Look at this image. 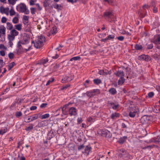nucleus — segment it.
<instances>
[{"label":"nucleus","instance_id":"nucleus-1","mask_svg":"<svg viewBox=\"0 0 160 160\" xmlns=\"http://www.w3.org/2000/svg\"><path fill=\"white\" fill-rule=\"evenodd\" d=\"M19 12L24 13L25 14H28L29 11L27 8L26 5L24 3H21L20 4Z\"/></svg>","mask_w":160,"mask_h":160},{"label":"nucleus","instance_id":"nucleus-2","mask_svg":"<svg viewBox=\"0 0 160 160\" xmlns=\"http://www.w3.org/2000/svg\"><path fill=\"white\" fill-rule=\"evenodd\" d=\"M150 6L148 4H144L142 6L143 10H140L139 11V13L142 17H144L146 14V11H145V9H148Z\"/></svg>","mask_w":160,"mask_h":160},{"label":"nucleus","instance_id":"nucleus-3","mask_svg":"<svg viewBox=\"0 0 160 160\" xmlns=\"http://www.w3.org/2000/svg\"><path fill=\"white\" fill-rule=\"evenodd\" d=\"M138 59L140 60H143L146 62H148L151 60V58L148 55L142 54L139 56Z\"/></svg>","mask_w":160,"mask_h":160},{"label":"nucleus","instance_id":"nucleus-4","mask_svg":"<svg viewBox=\"0 0 160 160\" xmlns=\"http://www.w3.org/2000/svg\"><path fill=\"white\" fill-rule=\"evenodd\" d=\"M102 135L107 138H110L111 137L112 135L111 133L107 130H103L102 132Z\"/></svg>","mask_w":160,"mask_h":160},{"label":"nucleus","instance_id":"nucleus-5","mask_svg":"<svg viewBox=\"0 0 160 160\" xmlns=\"http://www.w3.org/2000/svg\"><path fill=\"white\" fill-rule=\"evenodd\" d=\"M21 43L19 41L18 42V46L16 49L17 53L18 54L21 53L24 51V49L21 45Z\"/></svg>","mask_w":160,"mask_h":160},{"label":"nucleus","instance_id":"nucleus-6","mask_svg":"<svg viewBox=\"0 0 160 160\" xmlns=\"http://www.w3.org/2000/svg\"><path fill=\"white\" fill-rule=\"evenodd\" d=\"M69 113L71 116H75L77 114V110L75 108L71 107L69 110Z\"/></svg>","mask_w":160,"mask_h":160},{"label":"nucleus","instance_id":"nucleus-7","mask_svg":"<svg viewBox=\"0 0 160 160\" xmlns=\"http://www.w3.org/2000/svg\"><path fill=\"white\" fill-rule=\"evenodd\" d=\"M30 38L26 36H24L23 40L19 41V42L22 44H27L29 42Z\"/></svg>","mask_w":160,"mask_h":160},{"label":"nucleus","instance_id":"nucleus-8","mask_svg":"<svg viewBox=\"0 0 160 160\" xmlns=\"http://www.w3.org/2000/svg\"><path fill=\"white\" fill-rule=\"evenodd\" d=\"M43 46V43L38 39L36 42L34 43V46L37 48H41Z\"/></svg>","mask_w":160,"mask_h":160},{"label":"nucleus","instance_id":"nucleus-9","mask_svg":"<svg viewBox=\"0 0 160 160\" xmlns=\"http://www.w3.org/2000/svg\"><path fill=\"white\" fill-rule=\"evenodd\" d=\"M74 75H71L70 76H66L63 79H62V83H65L66 81H70L73 78Z\"/></svg>","mask_w":160,"mask_h":160},{"label":"nucleus","instance_id":"nucleus-10","mask_svg":"<svg viewBox=\"0 0 160 160\" xmlns=\"http://www.w3.org/2000/svg\"><path fill=\"white\" fill-rule=\"evenodd\" d=\"M152 42L155 44H160V35L156 36L152 40Z\"/></svg>","mask_w":160,"mask_h":160},{"label":"nucleus","instance_id":"nucleus-11","mask_svg":"<svg viewBox=\"0 0 160 160\" xmlns=\"http://www.w3.org/2000/svg\"><path fill=\"white\" fill-rule=\"evenodd\" d=\"M91 147L90 145H87L85 148L83 153L86 154L87 155H88L89 154V153L91 151Z\"/></svg>","mask_w":160,"mask_h":160},{"label":"nucleus","instance_id":"nucleus-12","mask_svg":"<svg viewBox=\"0 0 160 160\" xmlns=\"http://www.w3.org/2000/svg\"><path fill=\"white\" fill-rule=\"evenodd\" d=\"M137 113V111L136 110H131L129 112V116L131 118H134L136 114Z\"/></svg>","mask_w":160,"mask_h":160},{"label":"nucleus","instance_id":"nucleus-13","mask_svg":"<svg viewBox=\"0 0 160 160\" xmlns=\"http://www.w3.org/2000/svg\"><path fill=\"white\" fill-rule=\"evenodd\" d=\"M149 120V117L147 115L142 116L140 119L141 121L143 123L147 122Z\"/></svg>","mask_w":160,"mask_h":160},{"label":"nucleus","instance_id":"nucleus-14","mask_svg":"<svg viewBox=\"0 0 160 160\" xmlns=\"http://www.w3.org/2000/svg\"><path fill=\"white\" fill-rule=\"evenodd\" d=\"M114 74L117 76L120 77H124L125 75L124 72L121 71H118Z\"/></svg>","mask_w":160,"mask_h":160},{"label":"nucleus","instance_id":"nucleus-15","mask_svg":"<svg viewBox=\"0 0 160 160\" xmlns=\"http://www.w3.org/2000/svg\"><path fill=\"white\" fill-rule=\"evenodd\" d=\"M104 15L105 17H108V18H112L113 16V14L112 12H106L104 13Z\"/></svg>","mask_w":160,"mask_h":160},{"label":"nucleus","instance_id":"nucleus-16","mask_svg":"<svg viewBox=\"0 0 160 160\" xmlns=\"http://www.w3.org/2000/svg\"><path fill=\"white\" fill-rule=\"evenodd\" d=\"M41 116L40 113H38V114H35L34 115V116H30V117L31 118V121H33L34 120L37 119L38 118H40Z\"/></svg>","mask_w":160,"mask_h":160},{"label":"nucleus","instance_id":"nucleus-17","mask_svg":"<svg viewBox=\"0 0 160 160\" xmlns=\"http://www.w3.org/2000/svg\"><path fill=\"white\" fill-rule=\"evenodd\" d=\"M127 138V137L124 136L123 137L120 138L118 141V142L120 144H122L125 142V140Z\"/></svg>","mask_w":160,"mask_h":160},{"label":"nucleus","instance_id":"nucleus-18","mask_svg":"<svg viewBox=\"0 0 160 160\" xmlns=\"http://www.w3.org/2000/svg\"><path fill=\"white\" fill-rule=\"evenodd\" d=\"M57 29L56 26L53 27L52 29L50 31V33H52L53 35H54L57 32Z\"/></svg>","mask_w":160,"mask_h":160},{"label":"nucleus","instance_id":"nucleus-19","mask_svg":"<svg viewBox=\"0 0 160 160\" xmlns=\"http://www.w3.org/2000/svg\"><path fill=\"white\" fill-rule=\"evenodd\" d=\"M125 81V79L124 77H120L118 80V83L119 85H122Z\"/></svg>","mask_w":160,"mask_h":160},{"label":"nucleus","instance_id":"nucleus-20","mask_svg":"<svg viewBox=\"0 0 160 160\" xmlns=\"http://www.w3.org/2000/svg\"><path fill=\"white\" fill-rule=\"evenodd\" d=\"M109 92L111 94L114 95L116 93L117 91L116 89L114 88H111L109 90Z\"/></svg>","mask_w":160,"mask_h":160},{"label":"nucleus","instance_id":"nucleus-21","mask_svg":"<svg viewBox=\"0 0 160 160\" xmlns=\"http://www.w3.org/2000/svg\"><path fill=\"white\" fill-rule=\"evenodd\" d=\"M10 34L15 37L18 35V32L15 29H13L11 31Z\"/></svg>","mask_w":160,"mask_h":160},{"label":"nucleus","instance_id":"nucleus-22","mask_svg":"<svg viewBox=\"0 0 160 160\" xmlns=\"http://www.w3.org/2000/svg\"><path fill=\"white\" fill-rule=\"evenodd\" d=\"M104 1L107 2L108 3L112 6H114L115 4L114 3V0H103Z\"/></svg>","mask_w":160,"mask_h":160},{"label":"nucleus","instance_id":"nucleus-23","mask_svg":"<svg viewBox=\"0 0 160 160\" xmlns=\"http://www.w3.org/2000/svg\"><path fill=\"white\" fill-rule=\"evenodd\" d=\"M135 49L137 50H141L142 48V45L138 44H136L135 45Z\"/></svg>","mask_w":160,"mask_h":160},{"label":"nucleus","instance_id":"nucleus-24","mask_svg":"<svg viewBox=\"0 0 160 160\" xmlns=\"http://www.w3.org/2000/svg\"><path fill=\"white\" fill-rule=\"evenodd\" d=\"M7 131V129L6 127H4L3 128H2V129L0 130V134L3 135L5 133H6Z\"/></svg>","mask_w":160,"mask_h":160},{"label":"nucleus","instance_id":"nucleus-25","mask_svg":"<svg viewBox=\"0 0 160 160\" xmlns=\"http://www.w3.org/2000/svg\"><path fill=\"white\" fill-rule=\"evenodd\" d=\"M7 28L8 30H11L13 28L12 25L10 22H7Z\"/></svg>","mask_w":160,"mask_h":160},{"label":"nucleus","instance_id":"nucleus-26","mask_svg":"<svg viewBox=\"0 0 160 160\" xmlns=\"http://www.w3.org/2000/svg\"><path fill=\"white\" fill-rule=\"evenodd\" d=\"M119 116V114L116 112L112 113L111 116V117L112 119H114L115 117H118Z\"/></svg>","mask_w":160,"mask_h":160},{"label":"nucleus","instance_id":"nucleus-27","mask_svg":"<svg viewBox=\"0 0 160 160\" xmlns=\"http://www.w3.org/2000/svg\"><path fill=\"white\" fill-rule=\"evenodd\" d=\"M87 95L89 97H92L95 95V94L94 93L93 91L92 92H86Z\"/></svg>","mask_w":160,"mask_h":160},{"label":"nucleus","instance_id":"nucleus-28","mask_svg":"<svg viewBox=\"0 0 160 160\" xmlns=\"http://www.w3.org/2000/svg\"><path fill=\"white\" fill-rule=\"evenodd\" d=\"M33 125L32 124H31L28 127L25 128V130L27 131H29L33 129Z\"/></svg>","mask_w":160,"mask_h":160},{"label":"nucleus","instance_id":"nucleus-29","mask_svg":"<svg viewBox=\"0 0 160 160\" xmlns=\"http://www.w3.org/2000/svg\"><path fill=\"white\" fill-rule=\"evenodd\" d=\"M8 38L9 41H12L15 38V37L12 35L9 34L8 35Z\"/></svg>","mask_w":160,"mask_h":160},{"label":"nucleus","instance_id":"nucleus-30","mask_svg":"<svg viewBox=\"0 0 160 160\" xmlns=\"http://www.w3.org/2000/svg\"><path fill=\"white\" fill-rule=\"evenodd\" d=\"M93 81L94 83L96 84H98L101 82V80L99 79H94Z\"/></svg>","mask_w":160,"mask_h":160},{"label":"nucleus","instance_id":"nucleus-31","mask_svg":"<svg viewBox=\"0 0 160 160\" xmlns=\"http://www.w3.org/2000/svg\"><path fill=\"white\" fill-rule=\"evenodd\" d=\"M81 57L80 56H77L73 57L70 60V61H72L73 60L77 61L81 59Z\"/></svg>","mask_w":160,"mask_h":160},{"label":"nucleus","instance_id":"nucleus-32","mask_svg":"<svg viewBox=\"0 0 160 160\" xmlns=\"http://www.w3.org/2000/svg\"><path fill=\"white\" fill-rule=\"evenodd\" d=\"M22 25L20 24L15 25V26L16 29L18 31H20L22 29Z\"/></svg>","mask_w":160,"mask_h":160},{"label":"nucleus","instance_id":"nucleus-33","mask_svg":"<svg viewBox=\"0 0 160 160\" xmlns=\"http://www.w3.org/2000/svg\"><path fill=\"white\" fill-rule=\"evenodd\" d=\"M38 39L40 40L42 43H43V42H45V38L42 35H41L40 37L39 38H38Z\"/></svg>","mask_w":160,"mask_h":160},{"label":"nucleus","instance_id":"nucleus-34","mask_svg":"<svg viewBox=\"0 0 160 160\" xmlns=\"http://www.w3.org/2000/svg\"><path fill=\"white\" fill-rule=\"evenodd\" d=\"M12 9H11L9 11L10 15L11 16H13L15 14V12L14 10L13 9V7H11Z\"/></svg>","mask_w":160,"mask_h":160},{"label":"nucleus","instance_id":"nucleus-35","mask_svg":"<svg viewBox=\"0 0 160 160\" xmlns=\"http://www.w3.org/2000/svg\"><path fill=\"white\" fill-rule=\"evenodd\" d=\"M50 116V115L48 113L45 114L41 116L42 119L47 118Z\"/></svg>","mask_w":160,"mask_h":160},{"label":"nucleus","instance_id":"nucleus-36","mask_svg":"<svg viewBox=\"0 0 160 160\" xmlns=\"http://www.w3.org/2000/svg\"><path fill=\"white\" fill-rule=\"evenodd\" d=\"M15 65V63L14 62H12L10 63L8 65L9 70H10Z\"/></svg>","mask_w":160,"mask_h":160},{"label":"nucleus","instance_id":"nucleus-37","mask_svg":"<svg viewBox=\"0 0 160 160\" xmlns=\"http://www.w3.org/2000/svg\"><path fill=\"white\" fill-rule=\"evenodd\" d=\"M125 69L126 72V74L129 75V74H130L131 72V69L127 67L125 68Z\"/></svg>","mask_w":160,"mask_h":160},{"label":"nucleus","instance_id":"nucleus-38","mask_svg":"<svg viewBox=\"0 0 160 160\" xmlns=\"http://www.w3.org/2000/svg\"><path fill=\"white\" fill-rule=\"evenodd\" d=\"M48 0H45L43 2V6L45 8L47 7L49 5V3L48 2Z\"/></svg>","mask_w":160,"mask_h":160},{"label":"nucleus","instance_id":"nucleus-39","mask_svg":"<svg viewBox=\"0 0 160 160\" xmlns=\"http://www.w3.org/2000/svg\"><path fill=\"white\" fill-rule=\"evenodd\" d=\"M12 22L15 24L17 23L18 22V19L16 17H15L12 19Z\"/></svg>","mask_w":160,"mask_h":160},{"label":"nucleus","instance_id":"nucleus-40","mask_svg":"<svg viewBox=\"0 0 160 160\" xmlns=\"http://www.w3.org/2000/svg\"><path fill=\"white\" fill-rule=\"evenodd\" d=\"M87 120L88 122H90L91 123L95 121L94 119L91 117H88V118Z\"/></svg>","mask_w":160,"mask_h":160},{"label":"nucleus","instance_id":"nucleus-41","mask_svg":"<svg viewBox=\"0 0 160 160\" xmlns=\"http://www.w3.org/2000/svg\"><path fill=\"white\" fill-rule=\"evenodd\" d=\"M8 1L9 4L13 5L15 3L17 0H8Z\"/></svg>","mask_w":160,"mask_h":160},{"label":"nucleus","instance_id":"nucleus-42","mask_svg":"<svg viewBox=\"0 0 160 160\" xmlns=\"http://www.w3.org/2000/svg\"><path fill=\"white\" fill-rule=\"evenodd\" d=\"M5 64V63L3 62L2 60L0 59V68H2Z\"/></svg>","mask_w":160,"mask_h":160},{"label":"nucleus","instance_id":"nucleus-43","mask_svg":"<svg viewBox=\"0 0 160 160\" xmlns=\"http://www.w3.org/2000/svg\"><path fill=\"white\" fill-rule=\"evenodd\" d=\"M14 56V54L12 52H10L8 54V57L10 59L13 58Z\"/></svg>","mask_w":160,"mask_h":160},{"label":"nucleus","instance_id":"nucleus-44","mask_svg":"<svg viewBox=\"0 0 160 160\" xmlns=\"http://www.w3.org/2000/svg\"><path fill=\"white\" fill-rule=\"evenodd\" d=\"M54 80V79L53 78H51V80H49L48 81L47 83H46V86H48V85L51 82H53Z\"/></svg>","mask_w":160,"mask_h":160},{"label":"nucleus","instance_id":"nucleus-45","mask_svg":"<svg viewBox=\"0 0 160 160\" xmlns=\"http://www.w3.org/2000/svg\"><path fill=\"white\" fill-rule=\"evenodd\" d=\"M15 115L16 117H19L22 115V113L21 112H16Z\"/></svg>","mask_w":160,"mask_h":160},{"label":"nucleus","instance_id":"nucleus-46","mask_svg":"<svg viewBox=\"0 0 160 160\" xmlns=\"http://www.w3.org/2000/svg\"><path fill=\"white\" fill-rule=\"evenodd\" d=\"M154 95V93L153 92H149L148 94V96L149 98H152Z\"/></svg>","mask_w":160,"mask_h":160},{"label":"nucleus","instance_id":"nucleus-47","mask_svg":"<svg viewBox=\"0 0 160 160\" xmlns=\"http://www.w3.org/2000/svg\"><path fill=\"white\" fill-rule=\"evenodd\" d=\"M119 105L118 104L115 105L114 104V105H113L112 106V108L114 110H116L119 107Z\"/></svg>","mask_w":160,"mask_h":160},{"label":"nucleus","instance_id":"nucleus-48","mask_svg":"<svg viewBox=\"0 0 160 160\" xmlns=\"http://www.w3.org/2000/svg\"><path fill=\"white\" fill-rule=\"evenodd\" d=\"M115 37V36L114 35H110L107 37L108 40H110L111 39H113Z\"/></svg>","mask_w":160,"mask_h":160},{"label":"nucleus","instance_id":"nucleus-49","mask_svg":"<svg viewBox=\"0 0 160 160\" xmlns=\"http://www.w3.org/2000/svg\"><path fill=\"white\" fill-rule=\"evenodd\" d=\"M147 47V48L148 49H151L153 47V45L152 43H151L150 44H146Z\"/></svg>","mask_w":160,"mask_h":160},{"label":"nucleus","instance_id":"nucleus-50","mask_svg":"<svg viewBox=\"0 0 160 160\" xmlns=\"http://www.w3.org/2000/svg\"><path fill=\"white\" fill-rule=\"evenodd\" d=\"M93 92H94L95 95L97 94H99L100 93V90L99 89H94L93 90Z\"/></svg>","mask_w":160,"mask_h":160},{"label":"nucleus","instance_id":"nucleus-51","mask_svg":"<svg viewBox=\"0 0 160 160\" xmlns=\"http://www.w3.org/2000/svg\"><path fill=\"white\" fill-rule=\"evenodd\" d=\"M9 10V8H5V10L3 12V13L6 14L7 15H8V12Z\"/></svg>","mask_w":160,"mask_h":160},{"label":"nucleus","instance_id":"nucleus-52","mask_svg":"<svg viewBox=\"0 0 160 160\" xmlns=\"http://www.w3.org/2000/svg\"><path fill=\"white\" fill-rule=\"evenodd\" d=\"M7 19L5 17H2V18L1 22L3 23H5L7 21Z\"/></svg>","mask_w":160,"mask_h":160},{"label":"nucleus","instance_id":"nucleus-53","mask_svg":"<svg viewBox=\"0 0 160 160\" xmlns=\"http://www.w3.org/2000/svg\"><path fill=\"white\" fill-rule=\"evenodd\" d=\"M116 38L120 41H122L124 39V37L122 36H120L117 37Z\"/></svg>","mask_w":160,"mask_h":160},{"label":"nucleus","instance_id":"nucleus-54","mask_svg":"<svg viewBox=\"0 0 160 160\" xmlns=\"http://www.w3.org/2000/svg\"><path fill=\"white\" fill-rule=\"evenodd\" d=\"M114 103L112 102H110L108 101L107 103V105L108 106H112L113 105H114Z\"/></svg>","mask_w":160,"mask_h":160},{"label":"nucleus","instance_id":"nucleus-55","mask_svg":"<svg viewBox=\"0 0 160 160\" xmlns=\"http://www.w3.org/2000/svg\"><path fill=\"white\" fill-rule=\"evenodd\" d=\"M152 10L154 13H157L158 11V8L156 6L153 7Z\"/></svg>","mask_w":160,"mask_h":160},{"label":"nucleus","instance_id":"nucleus-56","mask_svg":"<svg viewBox=\"0 0 160 160\" xmlns=\"http://www.w3.org/2000/svg\"><path fill=\"white\" fill-rule=\"evenodd\" d=\"M5 8H4L3 7L1 6L0 8V12L1 13H3V12L5 11Z\"/></svg>","mask_w":160,"mask_h":160},{"label":"nucleus","instance_id":"nucleus-57","mask_svg":"<svg viewBox=\"0 0 160 160\" xmlns=\"http://www.w3.org/2000/svg\"><path fill=\"white\" fill-rule=\"evenodd\" d=\"M30 10H31V13L33 14H35V8H30Z\"/></svg>","mask_w":160,"mask_h":160},{"label":"nucleus","instance_id":"nucleus-58","mask_svg":"<svg viewBox=\"0 0 160 160\" xmlns=\"http://www.w3.org/2000/svg\"><path fill=\"white\" fill-rule=\"evenodd\" d=\"M104 70H100L98 72V74H99L100 75H104Z\"/></svg>","mask_w":160,"mask_h":160},{"label":"nucleus","instance_id":"nucleus-59","mask_svg":"<svg viewBox=\"0 0 160 160\" xmlns=\"http://www.w3.org/2000/svg\"><path fill=\"white\" fill-rule=\"evenodd\" d=\"M23 19L27 21V22H26L27 23L28 22V16L25 15L23 16Z\"/></svg>","mask_w":160,"mask_h":160},{"label":"nucleus","instance_id":"nucleus-60","mask_svg":"<svg viewBox=\"0 0 160 160\" xmlns=\"http://www.w3.org/2000/svg\"><path fill=\"white\" fill-rule=\"evenodd\" d=\"M48 60L47 59H43L41 61V63L43 64H44L46 63L47 62H48Z\"/></svg>","mask_w":160,"mask_h":160},{"label":"nucleus","instance_id":"nucleus-61","mask_svg":"<svg viewBox=\"0 0 160 160\" xmlns=\"http://www.w3.org/2000/svg\"><path fill=\"white\" fill-rule=\"evenodd\" d=\"M36 2L35 1H32V0H30L29 3L31 6H32L35 4V2Z\"/></svg>","mask_w":160,"mask_h":160},{"label":"nucleus","instance_id":"nucleus-62","mask_svg":"<svg viewBox=\"0 0 160 160\" xmlns=\"http://www.w3.org/2000/svg\"><path fill=\"white\" fill-rule=\"evenodd\" d=\"M84 146L83 144L79 146L78 147V150H80L84 148Z\"/></svg>","mask_w":160,"mask_h":160},{"label":"nucleus","instance_id":"nucleus-63","mask_svg":"<svg viewBox=\"0 0 160 160\" xmlns=\"http://www.w3.org/2000/svg\"><path fill=\"white\" fill-rule=\"evenodd\" d=\"M47 105V103H43L40 105V107L41 108H43L46 107Z\"/></svg>","mask_w":160,"mask_h":160},{"label":"nucleus","instance_id":"nucleus-64","mask_svg":"<svg viewBox=\"0 0 160 160\" xmlns=\"http://www.w3.org/2000/svg\"><path fill=\"white\" fill-rule=\"evenodd\" d=\"M122 128H127V125L126 124H125L124 123H122Z\"/></svg>","mask_w":160,"mask_h":160}]
</instances>
